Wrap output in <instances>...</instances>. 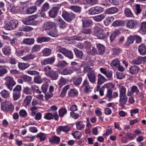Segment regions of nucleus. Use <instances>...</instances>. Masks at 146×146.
I'll return each mask as SVG.
<instances>
[{"mask_svg": "<svg viewBox=\"0 0 146 146\" xmlns=\"http://www.w3.org/2000/svg\"><path fill=\"white\" fill-rule=\"evenodd\" d=\"M56 49L57 51L61 52L65 56L70 59H72L73 58V54L71 50L66 49L60 46H57Z\"/></svg>", "mask_w": 146, "mask_h": 146, "instance_id": "nucleus-1", "label": "nucleus"}, {"mask_svg": "<svg viewBox=\"0 0 146 146\" xmlns=\"http://www.w3.org/2000/svg\"><path fill=\"white\" fill-rule=\"evenodd\" d=\"M1 110L6 111H12L14 110V106L13 104L11 102L5 101L1 103Z\"/></svg>", "mask_w": 146, "mask_h": 146, "instance_id": "nucleus-2", "label": "nucleus"}, {"mask_svg": "<svg viewBox=\"0 0 146 146\" xmlns=\"http://www.w3.org/2000/svg\"><path fill=\"white\" fill-rule=\"evenodd\" d=\"M4 80L5 81V84L7 88L10 90H12L13 89V87L16 84L13 78L11 76H8L4 78Z\"/></svg>", "mask_w": 146, "mask_h": 146, "instance_id": "nucleus-3", "label": "nucleus"}, {"mask_svg": "<svg viewBox=\"0 0 146 146\" xmlns=\"http://www.w3.org/2000/svg\"><path fill=\"white\" fill-rule=\"evenodd\" d=\"M21 86L20 85H17L13 89V97L14 101L19 99L21 96Z\"/></svg>", "mask_w": 146, "mask_h": 146, "instance_id": "nucleus-4", "label": "nucleus"}, {"mask_svg": "<svg viewBox=\"0 0 146 146\" xmlns=\"http://www.w3.org/2000/svg\"><path fill=\"white\" fill-rule=\"evenodd\" d=\"M93 35L100 39H103L106 37L105 32L99 27H95L93 33Z\"/></svg>", "mask_w": 146, "mask_h": 146, "instance_id": "nucleus-5", "label": "nucleus"}, {"mask_svg": "<svg viewBox=\"0 0 146 146\" xmlns=\"http://www.w3.org/2000/svg\"><path fill=\"white\" fill-rule=\"evenodd\" d=\"M17 26V22L16 20H11L7 22L4 27L7 30H12L15 29Z\"/></svg>", "mask_w": 146, "mask_h": 146, "instance_id": "nucleus-6", "label": "nucleus"}, {"mask_svg": "<svg viewBox=\"0 0 146 146\" xmlns=\"http://www.w3.org/2000/svg\"><path fill=\"white\" fill-rule=\"evenodd\" d=\"M104 9L100 6H96L92 7L88 10L89 15H94L103 12Z\"/></svg>", "mask_w": 146, "mask_h": 146, "instance_id": "nucleus-7", "label": "nucleus"}, {"mask_svg": "<svg viewBox=\"0 0 146 146\" xmlns=\"http://www.w3.org/2000/svg\"><path fill=\"white\" fill-rule=\"evenodd\" d=\"M118 94L117 92H113V90L111 89H108L107 90L106 94V97L108 99L109 101L112 100L113 98H116L118 96Z\"/></svg>", "mask_w": 146, "mask_h": 146, "instance_id": "nucleus-8", "label": "nucleus"}, {"mask_svg": "<svg viewBox=\"0 0 146 146\" xmlns=\"http://www.w3.org/2000/svg\"><path fill=\"white\" fill-rule=\"evenodd\" d=\"M62 16L66 21L69 22L72 21L76 17V15L73 13H68L67 12H63Z\"/></svg>", "mask_w": 146, "mask_h": 146, "instance_id": "nucleus-9", "label": "nucleus"}, {"mask_svg": "<svg viewBox=\"0 0 146 146\" xmlns=\"http://www.w3.org/2000/svg\"><path fill=\"white\" fill-rule=\"evenodd\" d=\"M22 21L25 25H37L38 24V22L35 21L33 18L30 17L25 18L23 19Z\"/></svg>", "mask_w": 146, "mask_h": 146, "instance_id": "nucleus-10", "label": "nucleus"}, {"mask_svg": "<svg viewBox=\"0 0 146 146\" xmlns=\"http://www.w3.org/2000/svg\"><path fill=\"white\" fill-rule=\"evenodd\" d=\"M54 117L56 120H58L59 116L57 112H55L53 114L51 113H47L45 115L44 117L45 119L48 120L52 119Z\"/></svg>", "mask_w": 146, "mask_h": 146, "instance_id": "nucleus-11", "label": "nucleus"}, {"mask_svg": "<svg viewBox=\"0 0 146 146\" xmlns=\"http://www.w3.org/2000/svg\"><path fill=\"white\" fill-rule=\"evenodd\" d=\"M60 7V5L58 4L53 7L49 12V16L52 18L55 17L57 15L58 12Z\"/></svg>", "mask_w": 146, "mask_h": 146, "instance_id": "nucleus-12", "label": "nucleus"}, {"mask_svg": "<svg viewBox=\"0 0 146 146\" xmlns=\"http://www.w3.org/2000/svg\"><path fill=\"white\" fill-rule=\"evenodd\" d=\"M82 86L85 87L84 91L86 93H89L92 90V88L89 85V82L87 79H85L82 84Z\"/></svg>", "mask_w": 146, "mask_h": 146, "instance_id": "nucleus-13", "label": "nucleus"}, {"mask_svg": "<svg viewBox=\"0 0 146 146\" xmlns=\"http://www.w3.org/2000/svg\"><path fill=\"white\" fill-rule=\"evenodd\" d=\"M119 106L122 108L124 107L127 100V97L126 95H119Z\"/></svg>", "mask_w": 146, "mask_h": 146, "instance_id": "nucleus-14", "label": "nucleus"}, {"mask_svg": "<svg viewBox=\"0 0 146 146\" xmlns=\"http://www.w3.org/2000/svg\"><path fill=\"white\" fill-rule=\"evenodd\" d=\"M139 90L137 87L136 86L134 85L131 87V91L128 90L127 95L128 96H130L133 95L134 93H135L136 94H137L139 93Z\"/></svg>", "mask_w": 146, "mask_h": 146, "instance_id": "nucleus-15", "label": "nucleus"}, {"mask_svg": "<svg viewBox=\"0 0 146 146\" xmlns=\"http://www.w3.org/2000/svg\"><path fill=\"white\" fill-rule=\"evenodd\" d=\"M74 68H73L68 67L62 70H59V73L64 75H67L70 74L73 72Z\"/></svg>", "mask_w": 146, "mask_h": 146, "instance_id": "nucleus-16", "label": "nucleus"}, {"mask_svg": "<svg viewBox=\"0 0 146 146\" xmlns=\"http://www.w3.org/2000/svg\"><path fill=\"white\" fill-rule=\"evenodd\" d=\"M60 29H64L66 27V23L60 17L56 18L55 19Z\"/></svg>", "mask_w": 146, "mask_h": 146, "instance_id": "nucleus-17", "label": "nucleus"}, {"mask_svg": "<svg viewBox=\"0 0 146 146\" xmlns=\"http://www.w3.org/2000/svg\"><path fill=\"white\" fill-rule=\"evenodd\" d=\"M55 60V58L53 57H50L43 59L41 61L42 65H45L48 64H53Z\"/></svg>", "mask_w": 146, "mask_h": 146, "instance_id": "nucleus-18", "label": "nucleus"}, {"mask_svg": "<svg viewBox=\"0 0 146 146\" xmlns=\"http://www.w3.org/2000/svg\"><path fill=\"white\" fill-rule=\"evenodd\" d=\"M87 76L89 81L92 84L96 81V76L94 71H91L88 73Z\"/></svg>", "mask_w": 146, "mask_h": 146, "instance_id": "nucleus-19", "label": "nucleus"}, {"mask_svg": "<svg viewBox=\"0 0 146 146\" xmlns=\"http://www.w3.org/2000/svg\"><path fill=\"white\" fill-rule=\"evenodd\" d=\"M137 25V23L136 21L131 20L127 21L126 26L129 29H134L136 28Z\"/></svg>", "mask_w": 146, "mask_h": 146, "instance_id": "nucleus-20", "label": "nucleus"}, {"mask_svg": "<svg viewBox=\"0 0 146 146\" xmlns=\"http://www.w3.org/2000/svg\"><path fill=\"white\" fill-rule=\"evenodd\" d=\"M35 43V40L33 38H24L21 42L22 44L29 45H31Z\"/></svg>", "mask_w": 146, "mask_h": 146, "instance_id": "nucleus-21", "label": "nucleus"}, {"mask_svg": "<svg viewBox=\"0 0 146 146\" xmlns=\"http://www.w3.org/2000/svg\"><path fill=\"white\" fill-rule=\"evenodd\" d=\"M56 27L55 24L52 22H48L44 23V28L45 30L53 29Z\"/></svg>", "mask_w": 146, "mask_h": 146, "instance_id": "nucleus-22", "label": "nucleus"}, {"mask_svg": "<svg viewBox=\"0 0 146 146\" xmlns=\"http://www.w3.org/2000/svg\"><path fill=\"white\" fill-rule=\"evenodd\" d=\"M106 17V15L104 13L94 16L93 17V18L95 21L99 22L102 21Z\"/></svg>", "mask_w": 146, "mask_h": 146, "instance_id": "nucleus-23", "label": "nucleus"}, {"mask_svg": "<svg viewBox=\"0 0 146 146\" xmlns=\"http://www.w3.org/2000/svg\"><path fill=\"white\" fill-rule=\"evenodd\" d=\"M138 50L141 55L146 54V45L143 44H141L139 46Z\"/></svg>", "mask_w": 146, "mask_h": 146, "instance_id": "nucleus-24", "label": "nucleus"}, {"mask_svg": "<svg viewBox=\"0 0 146 146\" xmlns=\"http://www.w3.org/2000/svg\"><path fill=\"white\" fill-rule=\"evenodd\" d=\"M97 84L99 85H101L106 81V79L105 77L100 74H98Z\"/></svg>", "mask_w": 146, "mask_h": 146, "instance_id": "nucleus-25", "label": "nucleus"}, {"mask_svg": "<svg viewBox=\"0 0 146 146\" xmlns=\"http://www.w3.org/2000/svg\"><path fill=\"white\" fill-rule=\"evenodd\" d=\"M36 57L35 54L30 53L23 57L21 58L24 61H28L31 60L33 59Z\"/></svg>", "mask_w": 146, "mask_h": 146, "instance_id": "nucleus-26", "label": "nucleus"}, {"mask_svg": "<svg viewBox=\"0 0 146 146\" xmlns=\"http://www.w3.org/2000/svg\"><path fill=\"white\" fill-rule=\"evenodd\" d=\"M118 11V9L115 7H112L106 10L105 11V14H113L117 12Z\"/></svg>", "mask_w": 146, "mask_h": 146, "instance_id": "nucleus-27", "label": "nucleus"}, {"mask_svg": "<svg viewBox=\"0 0 146 146\" xmlns=\"http://www.w3.org/2000/svg\"><path fill=\"white\" fill-rule=\"evenodd\" d=\"M70 128L68 126H60L58 127L57 130L58 132L63 131L66 133L70 131Z\"/></svg>", "mask_w": 146, "mask_h": 146, "instance_id": "nucleus-28", "label": "nucleus"}, {"mask_svg": "<svg viewBox=\"0 0 146 146\" xmlns=\"http://www.w3.org/2000/svg\"><path fill=\"white\" fill-rule=\"evenodd\" d=\"M139 69L138 66H133L129 68V72L132 74H136L138 73Z\"/></svg>", "mask_w": 146, "mask_h": 146, "instance_id": "nucleus-29", "label": "nucleus"}, {"mask_svg": "<svg viewBox=\"0 0 146 146\" xmlns=\"http://www.w3.org/2000/svg\"><path fill=\"white\" fill-rule=\"evenodd\" d=\"M78 94L77 90L75 89H70L68 92V95L69 97H74L77 96Z\"/></svg>", "mask_w": 146, "mask_h": 146, "instance_id": "nucleus-30", "label": "nucleus"}, {"mask_svg": "<svg viewBox=\"0 0 146 146\" xmlns=\"http://www.w3.org/2000/svg\"><path fill=\"white\" fill-rule=\"evenodd\" d=\"M144 60H146V57H139L133 59L132 62L134 64H141L142 62Z\"/></svg>", "mask_w": 146, "mask_h": 146, "instance_id": "nucleus-31", "label": "nucleus"}, {"mask_svg": "<svg viewBox=\"0 0 146 146\" xmlns=\"http://www.w3.org/2000/svg\"><path fill=\"white\" fill-rule=\"evenodd\" d=\"M97 47L98 52L100 55L103 54L105 52V48L104 46L100 44H98L97 45Z\"/></svg>", "mask_w": 146, "mask_h": 146, "instance_id": "nucleus-32", "label": "nucleus"}, {"mask_svg": "<svg viewBox=\"0 0 146 146\" xmlns=\"http://www.w3.org/2000/svg\"><path fill=\"white\" fill-rule=\"evenodd\" d=\"M82 78L80 76H77L73 79V83L74 85H79L82 82Z\"/></svg>", "mask_w": 146, "mask_h": 146, "instance_id": "nucleus-33", "label": "nucleus"}, {"mask_svg": "<svg viewBox=\"0 0 146 146\" xmlns=\"http://www.w3.org/2000/svg\"><path fill=\"white\" fill-rule=\"evenodd\" d=\"M74 51L76 56L80 59H81L82 58L83 53L82 50H79L76 48L74 49Z\"/></svg>", "mask_w": 146, "mask_h": 146, "instance_id": "nucleus-34", "label": "nucleus"}, {"mask_svg": "<svg viewBox=\"0 0 146 146\" xmlns=\"http://www.w3.org/2000/svg\"><path fill=\"white\" fill-rule=\"evenodd\" d=\"M68 82V80L66 79L63 77H61L58 82L59 86L61 87L62 86L67 84Z\"/></svg>", "mask_w": 146, "mask_h": 146, "instance_id": "nucleus-35", "label": "nucleus"}, {"mask_svg": "<svg viewBox=\"0 0 146 146\" xmlns=\"http://www.w3.org/2000/svg\"><path fill=\"white\" fill-rule=\"evenodd\" d=\"M77 129L79 130L83 129L85 125L83 122L77 121L75 123Z\"/></svg>", "mask_w": 146, "mask_h": 146, "instance_id": "nucleus-36", "label": "nucleus"}, {"mask_svg": "<svg viewBox=\"0 0 146 146\" xmlns=\"http://www.w3.org/2000/svg\"><path fill=\"white\" fill-rule=\"evenodd\" d=\"M30 64L28 63L20 62L19 63L18 66L20 69L21 70H25L29 66Z\"/></svg>", "mask_w": 146, "mask_h": 146, "instance_id": "nucleus-37", "label": "nucleus"}, {"mask_svg": "<svg viewBox=\"0 0 146 146\" xmlns=\"http://www.w3.org/2000/svg\"><path fill=\"white\" fill-rule=\"evenodd\" d=\"M37 8L36 6H32L27 9L26 13L29 14H32L35 12Z\"/></svg>", "mask_w": 146, "mask_h": 146, "instance_id": "nucleus-38", "label": "nucleus"}, {"mask_svg": "<svg viewBox=\"0 0 146 146\" xmlns=\"http://www.w3.org/2000/svg\"><path fill=\"white\" fill-rule=\"evenodd\" d=\"M2 50L4 54L6 56H9L11 54V49L9 47H4Z\"/></svg>", "mask_w": 146, "mask_h": 146, "instance_id": "nucleus-39", "label": "nucleus"}, {"mask_svg": "<svg viewBox=\"0 0 146 146\" xmlns=\"http://www.w3.org/2000/svg\"><path fill=\"white\" fill-rule=\"evenodd\" d=\"M124 13L125 16L127 17H133V13L129 8H125L124 11Z\"/></svg>", "mask_w": 146, "mask_h": 146, "instance_id": "nucleus-40", "label": "nucleus"}, {"mask_svg": "<svg viewBox=\"0 0 146 146\" xmlns=\"http://www.w3.org/2000/svg\"><path fill=\"white\" fill-rule=\"evenodd\" d=\"M49 141L52 143L58 144L60 141L59 137L54 136V137H50L49 139Z\"/></svg>", "mask_w": 146, "mask_h": 146, "instance_id": "nucleus-41", "label": "nucleus"}, {"mask_svg": "<svg viewBox=\"0 0 146 146\" xmlns=\"http://www.w3.org/2000/svg\"><path fill=\"white\" fill-rule=\"evenodd\" d=\"M41 48V46L40 45L35 44L32 48L31 51L32 52H39Z\"/></svg>", "mask_w": 146, "mask_h": 146, "instance_id": "nucleus-42", "label": "nucleus"}, {"mask_svg": "<svg viewBox=\"0 0 146 146\" xmlns=\"http://www.w3.org/2000/svg\"><path fill=\"white\" fill-rule=\"evenodd\" d=\"M48 34L52 36L56 37L57 36L58 32L56 27L52 29L48 33Z\"/></svg>", "mask_w": 146, "mask_h": 146, "instance_id": "nucleus-43", "label": "nucleus"}, {"mask_svg": "<svg viewBox=\"0 0 146 146\" xmlns=\"http://www.w3.org/2000/svg\"><path fill=\"white\" fill-rule=\"evenodd\" d=\"M50 77L52 80H56L58 78V75L56 71H52L50 74L48 76Z\"/></svg>", "mask_w": 146, "mask_h": 146, "instance_id": "nucleus-44", "label": "nucleus"}, {"mask_svg": "<svg viewBox=\"0 0 146 146\" xmlns=\"http://www.w3.org/2000/svg\"><path fill=\"white\" fill-rule=\"evenodd\" d=\"M119 33V31L118 30H115L114 32L111 34L110 37L111 42L113 41L115 39L116 36Z\"/></svg>", "mask_w": 146, "mask_h": 146, "instance_id": "nucleus-45", "label": "nucleus"}, {"mask_svg": "<svg viewBox=\"0 0 146 146\" xmlns=\"http://www.w3.org/2000/svg\"><path fill=\"white\" fill-rule=\"evenodd\" d=\"M140 30L143 34L146 33V22L141 23L140 25Z\"/></svg>", "mask_w": 146, "mask_h": 146, "instance_id": "nucleus-46", "label": "nucleus"}, {"mask_svg": "<svg viewBox=\"0 0 146 146\" xmlns=\"http://www.w3.org/2000/svg\"><path fill=\"white\" fill-rule=\"evenodd\" d=\"M1 96L3 98H6L9 96V92L5 90H3L1 92Z\"/></svg>", "mask_w": 146, "mask_h": 146, "instance_id": "nucleus-47", "label": "nucleus"}, {"mask_svg": "<svg viewBox=\"0 0 146 146\" xmlns=\"http://www.w3.org/2000/svg\"><path fill=\"white\" fill-rule=\"evenodd\" d=\"M23 92L24 93L27 95L31 94L32 93V89L27 86L23 88Z\"/></svg>", "mask_w": 146, "mask_h": 146, "instance_id": "nucleus-48", "label": "nucleus"}, {"mask_svg": "<svg viewBox=\"0 0 146 146\" xmlns=\"http://www.w3.org/2000/svg\"><path fill=\"white\" fill-rule=\"evenodd\" d=\"M32 99V97L31 96L29 95L26 96L24 101V104L27 106L30 103Z\"/></svg>", "mask_w": 146, "mask_h": 146, "instance_id": "nucleus-49", "label": "nucleus"}, {"mask_svg": "<svg viewBox=\"0 0 146 146\" xmlns=\"http://www.w3.org/2000/svg\"><path fill=\"white\" fill-rule=\"evenodd\" d=\"M69 9L75 12L80 13L81 11V8L76 6H71L69 7Z\"/></svg>", "mask_w": 146, "mask_h": 146, "instance_id": "nucleus-50", "label": "nucleus"}, {"mask_svg": "<svg viewBox=\"0 0 146 146\" xmlns=\"http://www.w3.org/2000/svg\"><path fill=\"white\" fill-rule=\"evenodd\" d=\"M50 39L47 37H39L37 39V41L38 42L41 43L44 42H48L50 41Z\"/></svg>", "mask_w": 146, "mask_h": 146, "instance_id": "nucleus-51", "label": "nucleus"}, {"mask_svg": "<svg viewBox=\"0 0 146 146\" xmlns=\"http://www.w3.org/2000/svg\"><path fill=\"white\" fill-rule=\"evenodd\" d=\"M68 64V63L64 60H63L59 62L56 64V66L58 68L64 67Z\"/></svg>", "mask_w": 146, "mask_h": 146, "instance_id": "nucleus-52", "label": "nucleus"}, {"mask_svg": "<svg viewBox=\"0 0 146 146\" xmlns=\"http://www.w3.org/2000/svg\"><path fill=\"white\" fill-rule=\"evenodd\" d=\"M83 26L84 27H88L92 25V22L90 20L82 21Z\"/></svg>", "mask_w": 146, "mask_h": 146, "instance_id": "nucleus-53", "label": "nucleus"}, {"mask_svg": "<svg viewBox=\"0 0 146 146\" xmlns=\"http://www.w3.org/2000/svg\"><path fill=\"white\" fill-rule=\"evenodd\" d=\"M123 23L122 21L117 20L113 22L112 25L114 27L122 26L123 25Z\"/></svg>", "mask_w": 146, "mask_h": 146, "instance_id": "nucleus-54", "label": "nucleus"}, {"mask_svg": "<svg viewBox=\"0 0 146 146\" xmlns=\"http://www.w3.org/2000/svg\"><path fill=\"white\" fill-rule=\"evenodd\" d=\"M119 64L120 61L117 59L113 60L111 63V65L112 67H117Z\"/></svg>", "mask_w": 146, "mask_h": 146, "instance_id": "nucleus-55", "label": "nucleus"}, {"mask_svg": "<svg viewBox=\"0 0 146 146\" xmlns=\"http://www.w3.org/2000/svg\"><path fill=\"white\" fill-rule=\"evenodd\" d=\"M134 36H130L127 38V41L126 42V44L127 45H129L133 43L134 40Z\"/></svg>", "mask_w": 146, "mask_h": 146, "instance_id": "nucleus-56", "label": "nucleus"}, {"mask_svg": "<svg viewBox=\"0 0 146 146\" xmlns=\"http://www.w3.org/2000/svg\"><path fill=\"white\" fill-rule=\"evenodd\" d=\"M45 82L46 83V84H43L42 86V89L44 93L46 92L48 88V83L49 82V80L47 79H45Z\"/></svg>", "mask_w": 146, "mask_h": 146, "instance_id": "nucleus-57", "label": "nucleus"}, {"mask_svg": "<svg viewBox=\"0 0 146 146\" xmlns=\"http://www.w3.org/2000/svg\"><path fill=\"white\" fill-rule=\"evenodd\" d=\"M36 137L37 138H39L40 139V141H43L46 138V135L45 134L40 133H38L36 135Z\"/></svg>", "mask_w": 146, "mask_h": 146, "instance_id": "nucleus-58", "label": "nucleus"}, {"mask_svg": "<svg viewBox=\"0 0 146 146\" xmlns=\"http://www.w3.org/2000/svg\"><path fill=\"white\" fill-rule=\"evenodd\" d=\"M49 8V5L47 3H45L42 6L41 8V11L45 12Z\"/></svg>", "mask_w": 146, "mask_h": 146, "instance_id": "nucleus-59", "label": "nucleus"}, {"mask_svg": "<svg viewBox=\"0 0 146 146\" xmlns=\"http://www.w3.org/2000/svg\"><path fill=\"white\" fill-rule=\"evenodd\" d=\"M115 85L114 84L111 83H109L105 84L103 86H102V88L104 89L105 88L111 89L114 88Z\"/></svg>", "mask_w": 146, "mask_h": 146, "instance_id": "nucleus-60", "label": "nucleus"}, {"mask_svg": "<svg viewBox=\"0 0 146 146\" xmlns=\"http://www.w3.org/2000/svg\"><path fill=\"white\" fill-rule=\"evenodd\" d=\"M51 52V50L48 48H45L42 51V52L43 56H49Z\"/></svg>", "mask_w": 146, "mask_h": 146, "instance_id": "nucleus-61", "label": "nucleus"}, {"mask_svg": "<svg viewBox=\"0 0 146 146\" xmlns=\"http://www.w3.org/2000/svg\"><path fill=\"white\" fill-rule=\"evenodd\" d=\"M59 114L61 117H63L67 112V110L64 108H62L59 110Z\"/></svg>", "mask_w": 146, "mask_h": 146, "instance_id": "nucleus-62", "label": "nucleus"}, {"mask_svg": "<svg viewBox=\"0 0 146 146\" xmlns=\"http://www.w3.org/2000/svg\"><path fill=\"white\" fill-rule=\"evenodd\" d=\"M126 88L123 86H121L119 89V95H126Z\"/></svg>", "mask_w": 146, "mask_h": 146, "instance_id": "nucleus-63", "label": "nucleus"}, {"mask_svg": "<svg viewBox=\"0 0 146 146\" xmlns=\"http://www.w3.org/2000/svg\"><path fill=\"white\" fill-rule=\"evenodd\" d=\"M72 135L76 139H79L81 136V133L78 131H76L72 133Z\"/></svg>", "mask_w": 146, "mask_h": 146, "instance_id": "nucleus-64", "label": "nucleus"}]
</instances>
